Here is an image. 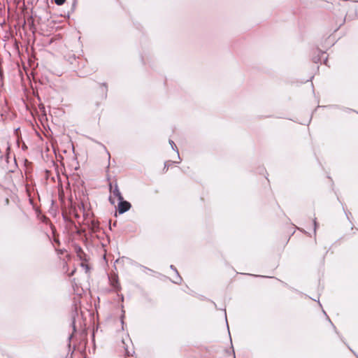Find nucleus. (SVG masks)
I'll use <instances>...</instances> for the list:
<instances>
[{
    "mask_svg": "<svg viewBox=\"0 0 358 358\" xmlns=\"http://www.w3.org/2000/svg\"><path fill=\"white\" fill-rule=\"evenodd\" d=\"M320 60H321V57H320L319 56H318V57H315V58L313 59V62H314L315 63H317V62H318L319 61H320Z\"/></svg>",
    "mask_w": 358,
    "mask_h": 358,
    "instance_id": "nucleus-15",
    "label": "nucleus"
},
{
    "mask_svg": "<svg viewBox=\"0 0 358 358\" xmlns=\"http://www.w3.org/2000/svg\"><path fill=\"white\" fill-rule=\"evenodd\" d=\"M61 358H62V357H61Z\"/></svg>",
    "mask_w": 358,
    "mask_h": 358,
    "instance_id": "nucleus-23",
    "label": "nucleus"
},
{
    "mask_svg": "<svg viewBox=\"0 0 358 358\" xmlns=\"http://www.w3.org/2000/svg\"><path fill=\"white\" fill-rule=\"evenodd\" d=\"M313 224H314V234H316L317 227V222L315 218L313 220Z\"/></svg>",
    "mask_w": 358,
    "mask_h": 358,
    "instance_id": "nucleus-12",
    "label": "nucleus"
},
{
    "mask_svg": "<svg viewBox=\"0 0 358 358\" xmlns=\"http://www.w3.org/2000/svg\"><path fill=\"white\" fill-rule=\"evenodd\" d=\"M108 87L106 83H101L100 85V92L101 93L102 98L106 99L107 97Z\"/></svg>",
    "mask_w": 358,
    "mask_h": 358,
    "instance_id": "nucleus-3",
    "label": "nucleus"
},
{
    "mask_svg": "<svg viewBox=\"0 0 358 358\" xmlns=\"http://www.w3.org/2000/svg\"><path fill=\"white\" fill-rule=\"evenodd\" d=\"M346 213V216H347V217L349 219V217H348V214L347 213Z\"/></svg>",
    "mask_w": 358,
    "mask_h": 358,
    "instance_id": "nucleus-22",
    "label": "nucleus"
},
{
    "mask_svg": "<svg viewBox=\"0 0 358 358\" xmlns=\"http://www.w3.org/2000/svg\"><path fill=\"white\" fill-rule=\"evenodd\" d=\"M75 251L77 254V256L80 259H83V256L85 255L84 251L83 250V249L81 248L80 246L79 245H76L75 246Z\"/></svg>",
    "mask_w": 358,
    "mask_h": 358,
    "instance_id": "nucleus-5",
    "label": "nucleus"
},
{
    "mask_svg": "<svg viewBox=\"0 0 358 358\" xmlns=\"http://www.w3.org/2000/svg\"><path fill=\"white\" fill-rule=\"evenodd\" d=\"M225 317H227V315H225ZM226 321L227 322V320H226ZM227 329H229V327L228 325V323L227 322Z\"/></svg>",
    "mask_w": 358,
    "mask_h": 358,
    "instance_id": "nucleus-21",
    "label": "nucleus"
},
{
    "mask_svg": "<svg viewBox=\"0 0 358 358\" xmlns=\"http://www.w3.org/2000/svg\"><path fill=\"white\" fill-rule=\"evenodd\" d=\"M73 337V334H71L69 336V341H70V340Z\"/></svg>",
    "mask_w": 358,
    "mask_h": 358,
    "instance_id": "nucleus-19",
    "label": "nucleus"
},
{
    "mask_svg": "<svg viewBox=\"0 0 358 358\" xmlns=\"http://www.w3.org/2000/svg\"><path fill=\"white\" fill-rule=\"evenodd\" d=\"M357 16L356 12L351 16L350 14H347L346 17H348L349 19L352 20Z\"/></svg>",
    "mask_w": 358,
    "mask_h": 358,
    "instance_id": "nucleus-13",
    "label": "nucleus"
},
{
    "mask_svg": "<svg viewBox=\"0 0 358 358\" xmlns=\"http://www.w3.org/2000/svg\"><path fill=\"white\" fill-rule=\"evenodd\" d=\"M118 201L117 210L120 214H123L131 208V203L127 201H124V198H122V200Z\"/></svg>",
    "mask_w": 358,
    "mask_h": 358,
    "instance_id": "nucleus-1",
    "label": "nucleus"
},
{
    "mask_svg": "<svg viewBox=\"0 0 358 358\" xmlns=\"http://www.w3.org/2000/svg\"><path fill=\"white\" fill-rule=\"evenodd\" d=\"M110 285L115 289H120V284L118 282V279L117 277H114L112 279H110Z\"/></svg>",
    "mask_w": 358,
    "mask_h": 358,
    "instance_id": "nucleus-6",
    "label": "nucleus"
},
{
    "mask_svg": "<svg viewBox=\"0 0 358 358\" xmlns=\"http://www.w3.org/2000/svg\"><path fill=\"white\" fill-rule=\"evenodd\" d=\"M169 144L171 146V148L174 151L176 152L178 159H180V155H179V151H178V149L177 146L176 145L175 143L172 140H171V139L169 141Z\"/></svg>",
    "mask_w": 358,
    "mask_h": 358,
    "instance_id": "nucleus-8",
    "label": "nucleus"
},
{
    "mask_svg": "<svg viewBox=\"0 0 358 358\" xmlns=\"http://www.w3.org/2000/svg\"><path fill=\"white\" fill-rule=\"evenodd\" d=\"M90 229L92 232H96L99 229V223L94 220L91 221Z\"/></svg>",
    "mask_w": 358,
    "mask_h": 358,
    "instance_id": "nucleus-7",
    "label": "nucleus"
},
{
    "mask_svg": "<svg viewBox=\"0 0 358 358\" xmlns=\"http://www.w3.org/2000/svg\"><path fill=\"white\" fill-rule=\"evenodd\" d=\"M328 320L329 321V322H331V324H332V326L334 327V328L336 329V327L333 324V323L331 322V320H330V319L328 317Z\"/></svg>",
    "mask_w": 358,
    "mask_h": 358,
    "instance_id": "nucleus-18",
    "label": "nucleus"
},
{
    "mask_svg": "<svg viewBox=\"0 0 358 358\" xmlns=\"http://www.w3.org/2000/svg\"><path fill=\"white\" fill-rule=\"evenodd\" d=\"M170 163L171 162L170 161H167V162H165L164 163V171H167L169 169V166H170Z\"/></svg>",
    "mask_w": 358,
    "mask_h": 358,
    "instance_id": "nucleus-9",
    "label": "nucleus"
},
{
    "mask_svg": "<svg viewBox=\"0 0 358 358\" xmlns=\"http://www.w3.org/2000/svg\"><path fill=\"white\" fill-rule=\"evenodd\" d=\"M81 266L83 267L85 269V272L87 273L90 270V267L87 264H85L84 263H81Z\"/></svg>",
    "mask_w": 358,
    "mask_h": 358,
    "instance_id": "nucleus-11",
    "label": "nucleus"
},
{
    "mask_svg": "<svg viewBox=\"0 0 358 358\" xmlns=\"http://www.w3.org/2000/svg\"><path fill=\"white\" fill-rule=\"evenodd\" d=\"M318 52H319V54H320L322 57L323 55H324V54H325V52H322V51H320V50H318Z\"/></svg>",
    "mask_w": 358,
    "mask_h": 358,
    "instance_id": "nucleus-17",
    "label": "nucleus"
},
{
    "mask_svg": "<svg viewBox=\"0 0 358 358\" xmlns=\"http://www.w3.org/2000/svg\"><path fill=\"white\" fill-rule=\"evenodd\" d=\"M66 0H55V2L58 6H62L65 3Z\"/></svg>",
    "mask_w": 358,
    "mask_h": 358,
    "instance_id": "nucleus-10",
    "label": "nucleus"
},
{
    "mask_svg": "<svg viewBox=\"0 0 358 358\" xmlns=\"http://www.w3.org/2000/svg\"><path fill=\"white\" fill-rule=\"evenodd\" d=\"M110 192L111 194L113 196L117 197L118 200L122 199L123 196H122V195L119 189V187L116 183L114 187L113 186V185L111 183L110 184Z\"/></svg>",
    "mask_w": 358,
    "mask_h": 358,
    "instance_id": "nucleus-2",
    "label": "nucleus"
},
{
    "mask_svg": "<svg viewBox=\"0 0 358 358\" xmlns=\"http://www.w3.org/2000/svg\"><path fill=\"white\" fill-rule=\"evenodd\" d=\"M171 269H172L176 274V279L173 280V282L176 284H179L182 281V278L180 276L179 273L176 268L173 265L170 266Z\"/></svg>",
    "mask_w": 358,
    "mask_h": 358,
    "instance_id": "nucleus-4",
    "label": "nucleus"
},
{
    "mask_svg": "<svg viewBox=\"0 0 358 358\" xmlns=\"http://www.w3.org/2000/svg\"><path fill=\"white\" fill-rule=\"evenodd\" d=\"M109 201L111 204H113V205L115 204V200L113 199V196L111 195L109 196Z\"/></svg>",
    "mask_w": 358,
    "mask_h": 358,
    "instance_id": "nucleus-14",
    "label": "nucleus"
},
{
    "mask_svg": "<svg viewBox=\"0 0 358 358\" xmlns=\"http://www.w3.org/2000/svg\"><path fill=\"white\" fill-rule=\"evenodd\" d=\"M74 272H75V270H74V271H73L70 273V276H71V275H73V273H74Z\"/></svg>",
    "mask_w": 358,
    "mask_h": 358,
    "instance_id": "nucleus-20",
    "label": "nucleus"
},
{
    "mask_svg": "<svg viewBox=\"0 0 358 358\" xmlns=\"http://www.w3.org/2000/svg\"><path fill=\"white\" fill-rule=\"evenodd\" d=\"M72 326H73V332H76V325H75V320H74L72 322Z\"/></svg>",
    "mask_w": 358,
    "mask_h": 358,
    "instance_id": "nucleus-16",
    "label": "nucleus"
}]
</instances>
